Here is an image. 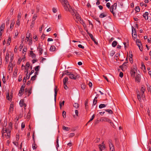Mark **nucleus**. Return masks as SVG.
I'll use <instances>...</instances> for the list:
<instances>
[{"mask_svg":"<svg viewBox=\"0 0 151 151\" xmlns=\"http://www.w3.org/2000/svg\"><path fill=\"white\" fill-rule=\"evenodd\" d=\"M75 135V134L74 133H70L69 134V137H72Z\"/></svg>","mask_w":151,"mask_h":151,"instance_id":"bf43d9fd","label":"nucleus"},{"mask_svg":"<svg viewBox=\"0 0 151 151\" xmlns=\"http://www.w3.org/2000/svg\"><path fill=\"white\" fill-rule=\"evenodd\" d=\"M127 63H126V62L124 63L122 65L120 66V68L122 69V70L123 71L124 68L125 69H126L127 68Z\"/></svg>","mask_w":151,"mask_h":151,"instance_id":"ddd939ff","label":"nucleus"},{"mask_svg":"<svg viewBox=\"0 0 151 151\" xmlns=\"http://www.w3.org/2000/svg\"><path fill=\"white\" fill-rule=\"evenodd\" d=\"M140 96H141L142 98H143L145 97V96L144 95V93H142L140 92Z\"/></svg>","mask_w":151,"mask_h":151,"instance_id":"69168bd1","label":"nucleus"},{"mask_svg":"<svg viewBox=\"0 0 151 151\" xmlns=\"http://www.w3.org/2000/svg\"><path fill=\"white\" fill-rule=\"evenodd\" d=\"M135 11L137 12H139L140 11V9L139 6H136L135 8Z\"/></svg>","mask_w":151,"mask_h":151,"instance_id":"37998d69","label":"nucleus"},{"mask_svg":"<svg viewBox=\"0 0 151 151\" xmlns=\"http://www.w3.org/2000/svg\"><path fill=\"white\" fill-rule=\"evenodd\" d=\"M11 38L10 37H9L7 41V42L6 44L8 45H10V43L11 42Z\"/></svg>","mask_w":151,"mask_h":151,"instance_id":"72a5a7b5","label":"nucleus"},{"mask_svg":"<svg viewBox=\"0 0 151 151\" xmlns=\"http://www.w3.org/2000/svg\"><path fill=\"white\" fill-rule=\"evenodd\" d=\"M9 22V18H7V21L6 22V25L8 26Z\"/></svg>","mask_w":151,"mask_h":151,"instance_id":"680f3d73","label":"nucleus"},{"mask_svg":"<svg viewBox=\"0 0 151 151\" xmlns=\"http://www.w3.org/2000/svg\"><path fill=\"white\" fill-rule=\"evenodd\" d=\"M35 22H32L31 24L30 25V27L31 28H32L33 27V25L35 24Z\"/></svg>","mask_w":151,"mask_h":151,"instance_id":"0e129e2a","label":"nucleus"},{"mask_svg":"<svg viewBox=\"0 0 151 151\" xmlns=\"http://www.w3.org/2000/svg\"><path fill=\"white\" fill-rule=\"evenodd\" d=\"M71 72H67L66 71H65L63 73V75H66L69 76L70 75Z\"/></svg>","mask_w":151,"mask_h":151,"instance_id":"473e14b6","label":"nucleus"},{"mask_svg":"<svg viewBox=\"0 0 151 151\" xmlns=\"http://www.w3.org/2000/svg\"><path fill=\"white\" fill-rule=\"evenodd\" d=\"M37 77V76L36 75H35L34 76H32L31 77V80L32 81H34L35 80L36 77Z\"/></svg>","mask_w":151,"mask_h":151,"instance_id":"8fccbe9b","label":"nucleus"},{"mask_svg":"<svg viewBox=\"0 0 151 151\" xmlns=\"http://www.w3.org/2000/svg\"><path fill=\"white\" fill-rule=\"evenodd\" d=\"M16 141H17V144H18V141L19 140V135H16Z\"/></svg>","mask_w":151,"mask_h":151,"instance_id":"4d7b16f0","label":"nucleus"},{"mask_svg":"<svg viewBox=\"0 0 151 151\" xmlns=\"http://www.w3.org/2000/svg\"><path fill=\"white\" fill-rule=\"evenodd\" d=\"M37 17V14H35L33 16V17L32 20V22H34L35 20L36 19V18Z\"/></svg>","mask_w":151,"mask_h":151,"instance_id":"cd10ccee","label":"nucleus"},{"mask_svg":"<svg viewBox=\"0 0 151 151\" xmlns=\"http://www.w3.org/2000/svg\"><path fill=\"white\" fill-rule=\"evenodd\" d=\"M81 88L83 89H84L86 88V86L84 84H82L81 85Z\"/></svg>","mask_w":151,"mask_h":151,"instance_id":"09e8293b","label":"nucleus"},{"mask_svg":"<svg viewBox=\"0 0 151 151\" xmlns=\"http://www.w3.org/2000/svg\"><path fill=\"white\" fill-rule=\"evenodd\" d=\"M132 35H133V32H135V34H136V31L134 28L133 26H132Z\"/></svg>","mask_w":151,"mask_h":151,"instance_id":"4c0bfd02","label":"nucleus"},{"mask_svg":"<svg viewBox=\"0 0 151 151\" xmlns=\"http://www.w3.org/2000/svg\"><path fill=\"white\" fill-rule=\"evenodd\" d=\"M106 105V104H101L99 105V107L100 109H102L103 108L105 107Z\"/></svg>","mask_w":151,"mask_h":151,"instance_id":"393cba45","label":"nucleus"},{"mask_svg":"<svg viewBox=\"0 0 151 151\" xmlns=\"http://www.w3.org/2000/svg\"><path fill=\"white\" fill-rule=\"evenodd\" d=\"M55 47L54 46H51L50 49V50L51 51H54L55 50Z\"/></svg>","mask_w":151,"mask_h":151,"instance_id":"5701e85b","label":"nucleus"},{"mask_svg":"<svg viewBox=\"0 0 151 151\" xmlns=\"http://www.w3.org/2000/svg\"><path fill=\"white\" fill-rule=\"evenodd\" d=\"M106 15L104 14L103 13L101 14L100 15L99 17L101 18H103L105 17H106Z\"/></svg>","mask_w":151,"mask_h":151,"instance_id":"c03bdc74","label":"nucleus"},{"mask_svg":"<svg viewBox=\"0 0 151 151\" xmlns=\"http://www.w3.org/2000/svg\"><path fill=\"white\" fill-rule=\"evenodd\" d=\"M149 13L148 12H146L145 14L143 15V17L145 18V20H147L148 18V15Z\"/></svg>","mask_w":151,"mask_h":151,"instance_id":"a211bd4d","label":"nucleus"},{"mask_svg":"<svg viewBox=\"0 0 151 151\" xmlns=\"http://www.w3.org/2000/svg\"><path fill=\"white\" fill-rule=\"evenodd\" d=\"M136 43L137 45L138 46L139 48V49L141 51H142V46H141L142 45L141 44V43L140 42V40L138 39H137L136 40Z\"/></svg>","mask_w":151,"mask_h":151,"instance_id":"39448f33","label":"nucleus"},{"mask_svg":"<svg viewBox=\"0 0 151 151\" xmlns=\"http://www.w3.org/2000/svg\"><path fill=\"white\" fill-rule=\"evenodd\" d=\"M68 80V78L67 77L63 79V84L64 85H65L66 83Z\"/></svg>","mask_w":151,"mask_h":151,"instance_id":"bb28decb","label":"nucleus"},{"mask_svg":"<svg viewBox=\"0 0 151 151\" xmlns=\"http://www.w3.org/2000/svg\"><path fill=\"white\" fill-rule=\"evenodd\" d=\"M117 42L116 41H114L112 43V45L113 47H115L117 45Z\"/></svg>","mask_w":151,"mask_h":151,"instance_id":"c85d7f7f","label":"nucleus"},{"mask_svg":"<svg viewBox=\"0 0 151 151\" xmlns=\"http://www.w3.org/2000/svg\"><path fill=\"white\" fill-rule=\"evenodd\" d=\"M37 145H36L35 144V142H34V143H33L32 144V147L33 148V150L37 148Z\"/></svg>","mask_w":151,"mask_h":151,"instance_id":"2f4dec72","label":"nucleus"},{"mask_svg":"<svg viewBox=\"0 0 151 151\" xmlns=\"http://www.w3.org/2000/svg\"><path fill=\"white\" fill-rule=\"evenodd\" d=\"M64 9L65 10L67 11H69L71 13L72 15H73V14H72V11H73L72 9L71 8L70 4H69V6L67 5L65 6L64 7Z\"/></svg>","mask_w":151,"mask_h":151,"instance_id":"7ed1b4c3","label":"nucleus"},{"mask_svg":"<svg viewBox=\"0 0 151 151\" xmlns=\"http://www.w3.org/2000/svg\"><path fill=\"white\" fill-rule=\"evenodd\" d=\"M22 14L21 13H19L17 15V19H20L21 17Z\"/></svg>","mask_w":151,"mask_h":151,"instance_id":"ea45409f","label":"nucleus"},{"mask_svg":"<svg viewBox=\"0 0 151 151\" xmlns=\"http://www.w3.org/2000/svg\"><path fill=\"white\" fill-rule=\"evenodd\" d=\"M62 115H63V117L64 118H65L66 117V112L65 111H63V112Z\"/></svg>","mask_w":151,"mask_h":151,"instance_id":"5fc2aeb1","label":"nucleus"},{"mask_svg":"<svg viewBox=\"0 0 151 151\" xmlns=\"http://www.w3.org/2000/svg\"><path fill=\"white\" fill-rule=\"evenodd\" d=\"M65 101H63L62 102H60L59 103V105H60V108H61L64 105V103Z\"/></svg>","mask_w":151,"mask_h":151,"instance_id":"c9c22d12","label":"nucleus"},{"mask_svg":"<svg viewBox=\"0 0 151 151\" xmlns=\"http://www.w3.org/2000/svg\"><path fill=\"white\" fill-rule=\"evenodd\" d=\"M132 35V37L134 39L136 38H137L136 34H134V35H133H133Z\"/></svg>","mask_w":151,"mask_h":151,"instance_id":"052dcab7","label":"nucleus"},{"mask_svg":"<svg viewBox=\"0 0 151 151\" xmlns=\"http://www.w3.org/2000/svg\"><path fill=\"white\" fill-rule=\"evenodd\" d=\"M137 99L139 101V102H141L142 101L141 96L140 95V93L139 91L137 92Z\"/></svg>","mask_w":151,"mask_h":151,"instance_id":"2eb2a0df","label":"nucleus"},{"mask_svg":"<svg viewBox=\"0 0 151 151\" xmlns=\"http://www.w3.org/2000/svg\"><path fill=\"white\" fill-rule=\"evenodd\" d=\"M5 27V24L3 23L0 27V31L4 32V29Z\"/></svg>","mask_w":151,"mask_h":151,"instance_id":"6ab92c4d","label":"nucleus"},{"mask_svg":"<svg viewBox=\"0 0 151 151\" xmlns=\"http://www.w3.org/2000/svg\"><path fill=\"white\" fill-rule=\"evenodd\" d=\"M8 130V129H6V128H3L1 131L2 135L3 136L4 134V133H7Z\"/></svg>","mask_w":151,"mask_h":151,"instance_id":"412c9836","label":"nucleus"},{"mask_svg":"<svg viewBox=\"0 0 151 151\" xmlns=\"http://www.w3.org/2000/svg\"><path fill=\"white\" fill-rule=\"evenodd\" d=\"M22 75H20L19 76L18 81H21L22 80Z\"/></svg>","mask_w":151,"mask_h":151,"instance_id":"3c124183","label":"nucleus"},{"mask_svg":"<svg viewBox=\"0 0 151 151\" xmlns=\"http://www.w3.org/2000/svg\"><path fill=\"white\" fill-rule=\"evenodd\" d=\"M73 106L75 108L77 109L79 105L78 103H75L73 104Z\"/></svg>","mask_w":151,"mask_h":151,"instance_id":"e433bc0d","label":"nucleus"},{"mask_svg":"<svg viewBox=\"0 0 151 151\" xmlns=\"http://www.w3.org/2000/svg\"><path fill=\"white\" fill-rule=\"evenodd\" d=\"M78 46L79 47L82 48V49H84V46H82V45L81 44H79L78 45Z\"/></svg>","mask_w":151,"mask_h":151,"instance_id":"774afa93","label":"nucleus"},{"mask_svg":"<svg viewBox=\"0 0 151 151\" xmlns=\"http://www.w3.org/2000/svg\"><path fill=\"white\" fill-rule=\"evenodd\" d=\"M13 107L14 105L13 104H11L10 105V106L9 110V114H10V113H12L13 112L14 109Z\"/></svg>","mask_w":151,"mask_h":151,"instance_id":"9d476101","label":"nucleus"},{"mask_svg":"<svg viewBox=\"0 0 151 151\" xmlns=\"http://www.w3.org/2000/svg\"><path fill=\"white\" fill-rule=\"evenodd\" d=\"M110 119L106 117H102L101 118L100 121L101 122H109L110 121Z\"/></svg>","mask_w":151,"mask_h":151,"instance_id":"1a4fd4ad","label":"nucleus"},{"mask_svg":"<svg viewBox=\"0 0 151 151\" xmlns=\"http://www.w3.org/2000/svg\"><path fill=\"white\" fill-rule=\"evenodd\" d=\"M69 77L71 79L75 80L77 78V76L76 75L72 74L71 73L69 76Z\"/></svg>","mask_w":151,"mask_h":151,"instance_id":"6e6552de","label":"nucleus"},{"mask_svg":"<svg viewBox=\"0 0 151 151\" xmlns=\"http://www.w3.org/2000/svg\"><path fill=\"white\" fill-rule=\"evenodd\" d=\"M110 5H111V4L109 2H108L106 3V7L109 9L110 8V7H111Z\"/></svg>","mask_w":151,"mask_h":151,"instance_id":"864d4df0","label":"nucleus"},{"mask_svg":"<svg viewBox=\"0 0 151 151\" xmlns=\"http://www.w3.org/2000/svg\"><path fill=\"white\" fill-rule=\"evenodd\" d=\"M99 147L100 151H102V148H104L105 147V145L104 143V142H102L101 145H99Z\"/></svg>","mask_w":151,"mask_h":151,"instance_id":"4468645a","label":"nucleus"},{"mask_svg":"<svg viewBox=\"0 0 151 151\" xmlns=\"http://www.w3.org/2000/svg\"><path fill=\"white\" fill-rule=\"evenodd\" d=\"M13 94V92L12 91H11L10 93V96H9V93H7L6 95V99L9 100L11 101L12 99V95Z\"/></svg>","mask_w":151,"mask_h":151,"instance_id":"0eeeda50","label":"nucleus"},{"mask_svg":"<svg viewBox=\"0 0 151 151\" xmlns=\"http://www.w3.org/2000/svg\"><path fill=\"white\" fill-rule=\"evenodd\" d=\"M30 66V64H29V62H27L26 63V66L27 67V68H28Z\"/></svg>","mask_w":151,"mask_h":151,"instance_id":"338daca9","label":"nucleus"},{"mask_svg":"<svg viewBox=\"0 0 151 151\" xmlns=\"http://www.w3.org/2000/svg\"><path fill=\"white\" fill-rule=\"evenodd\" d=\"M37 50L40 52V55H41L43 51V49L42 48V47H41V46L39 45L37 47Z\"/></svg>","mask_w":151,"mask_h":151,"instance_id":"dca6fc26","label":"nucleus"},{"mask_svg":"<svg viewBox=\"0 0 151 151\" xmlns=\"http://www.w3.org/2000/svg\"><path fill=\"white\" fill-rule=\"evenodd\" d=\"M58 137H57V139H56V143H57V148H58L59 147V145L58 143Z\"/></svg>","mask_w":151,"mask_h":151,"instance_id":"a18cd8bd","label":"nucleus"},{"mask_svg":"<svg viewBox=\"0 0 151 151\" xmlns=\"http://www.w3.org/2000/svg\"><path fill=\"white\" fill-rule=\"evenodd\" d=\"M110 147V151H115L114 146L113 145L111 140L109 139L108 141Z\"/></svg>","mask_w":151,"mask_h":151,"instance_id":"20e7f679","label":"nucleus"},{"mask_svg":"<svg viewBox=\"0 0 151 151\" xmlns=\"http://www.w3.org/2000/svg\"><path fill=\"white\" fill-rule=\"evenodd\" d=\"M72 14H75V16L73 17V18L75 20L76 22L77 23H78V22L79 21V19L81 17L79 14L77 12H75L74 11H73ZM74 15V14L73 15Z\"/></svg>","mask_w":151,"mask_h":151,"instance_id":"f257e3e1","label":"nucleus"},{"mask_svg":"<svg viewBox=\"0 0 151 151\" xmlns=\"http://www.w3.org/2000/svg\"><path fill=\"white\" fill-rule=\"evenodd\" d=\"M23 91L24 90L22 89H20V90L19 91V93L20 94V96H22V95Z\"/></svg>","mask_w":151,"mask_h":151,"instance_id":"13d9d810","label":"nucleus"},{"mask_svg":"<svg viewBox=\"0 0 151 151\" xmlns=\"http://www.w3.org/2000/svg\"><path fill=\"white\" fill-rule=\"evenodd\" d=\"M88 102L87 101H85V105L86 107V109H87L88 108Z\"/></svg>","mask_w":151,"mask_h":151,"instance_id":"6e6d98bb","label":"nucleus"},{"mask_svg":"<svg viewBox=\"0 0 151 151\" xmlns=\"http://www.w3.org/2000/svg\"><path fill=\"white\" fill-rule=\"evenodd\" d=\"M95 117V114H93L91 117V118L90 119V120L88 122V123H89L91 121H92Z\"/></svg>","mask_w":151,"mask_h":151,"instance_id":"de8ad7c7","label":"nucleus"},{"mask_svg":"<svg viewBox=\"0 0 151 151\" xmlns=\"http://www.w3.org/2000/svg\"><path fill=\"white\" fill-rule=\"evenodd\" d=\"M135 71L136 70L135 68H133L131 70L130 73L131 74V76L133 77H134L135 73Z\"/></svg>","mask_w":151,"mask_h":151,"instance_id":"f3484780","label":"nucleus"},{"mask_svg":"<svg viewBox=\"0 0 151 151\" xmlns=\"http://www.w3.org/2000/svg\"><path fill=\"white\" fill-rule=\"evenodd\" d=\"M63 129L65 130L68 131L69 129V128H68V127L63 126Z\"/></svg>","mask_w":151,"mask_h":151,"instance_id":"49530a36","label":"nucleus"},{"mask_svg":"<svg viewBox=\"0 0 151 151\" xmlns=\"http://www.w3.org/2000/svg\"><path fill=\"white\" fill-rule=\"evenodd\" d=\"M9 53H6V57H5V60L6 62L7 63L9 61Z\"/></svg>","mask_w":151,"mask_h":151,"instance_id":"a878e982","label":"nucleus"},{"mask_svg":"<svg viewBox=\"0 0 151 151\" xmlns=\"http://www.w3.org/2000/svg\"><path fill=\"white\" fill-rule=\"evenodd\" d=\"M145 89L144 87H141V92L142 93H144V92L145 91Z\"/></svg>","mask_w":151,"mask_h":151,"instance_id":"58836bf2","label":"nucleus"},{"mask_svg":"<svg viewBox=\"0 0 151 151\" xmlns=\"http://www.w3.org/2000/svg\"><path fill=\"white\" fill-rule=\"evenodd\" d=\"M105 111L107 112H108L109 114H113L112 111L111 109H106Z\"/></svg>","mask_w":151,"mask_h":151,"instance_id":"f704fd0d","label":"nucleus"},{"mask_svg":"<svg viewBox=\"0 0 151 151\" xmlns=\"http://www.w3.org/2000/svg\"><path fill=\"white\" fill-rule=\"evenodd\" d=\"M19 105L21 107L24 106V109H25V107L26 106V104L24 103V100L21 99L19 102Z\"/></svg>","mask_w":151,"mask_h":151,"instance_id":"9b49d317","label":"nucleus"},{"mask_svg":"<svg viewBox=\"0 0 151 151\" xmlns=\"http://www.w3.org/2000/svg\"><path fill=\"white\" fill-rule=\"evenodd\" d=\"M32 38H30V39L29 40V45H31L32 43Z\"/></svg>","mask_w":151,"mask_h":151,"instance_id":"e2e57ef3","label":"nucleus"},{"mask_svg":"<svg viewBox=\"0 0 151 151\" xmlns=\"http://www.w3.org/2000/svg\"><path fill=\"white\" fill-rule=\"evenodd\" d=\"M23 46V45L21 44L19 47V50L20 51H21L22 49V48Z\"/></svg>","mask_w":151,"mask_h":151,"instance_id":"603ef678","label":"nucleus"},{"mask_svg":"<svg viewBox=\"0 0 151 151\" xmlns=\"http://www.w3.org/2000/svg\"><path fill=\"white\" fill-rule=\"evenodd\" d=\"M97 102V97H95L94 99L93 102V105H95Z\"/></svg>","mask_w":151,"mask_h":151,"instance_id":"c756f323","label":"nucleus"},{"mask_svg":"<svg viewBox=\"0 0 151 151\" xmlns=\"http://www.w3.org/2000/svg\"><path fill=\"white\" fill-rule=\"evenodd\" d=\"M14 23L15 22L13 20H12L10 26V29L11 30L13 29Z\"/></svg>","mask_w":151,"mask_h":151,"instance_id":"aec40b11","label":"nucleus"},{"mask_svg":"<svg viewBox=\"0 0 151 151\" xmlns=\"http://www.w3.org/2000/svg\"><path fill=\"white\" fill-rule=\"evenodd\" d=\"M11 132V131L9 129H8V131H7V136L9 138L10 137V133Z\"/></svg>","mask_w":151,"mask_h":151,"instance_id":"b1692460","label":"nucleus"},{"mask_svg":"<svg viewBox=\"0 0 151 151\" xmlns=\"http://www.w3.org/2000/svg\"><path fill=\"white\" fill-rule=\"evenodd\" d=\"M117 7V4L116 3H114L113 5H112L110 9V12L113 14L114 16H115V15L114 12V10H116V9Z\"/></svg>","mask_w":151,"mask_h":151,"instance_id":"f03ea898","label":"nucleus"},{"mask_svg":"<svg viewBox=\"0 0 151 151\" xmlns=\"http://www.w3.org/2000/svg\"><path fill=\"white\" fill-rule=\"evenodd\" d=\"M88 34L89 36L91 37V39L92 40H94L95 38L93 37V36L92 34L90 33H88Z\"/></svg>","mask_w":151,"mask_h":151,"instance_id":"a19ab883","label":"nucleus"},{"mask_svg":"<svg viewBox=\"0 0 151 151\" xmlns=\"http://www.w3.org/2000/svg\"><path fill=\"white\" fill-rule=\"evenodd\" d=\"M40 66L38 65L35 67V70L36 71H38L39 70Z\"/></svg>","mask_w":151,"mask_h":151,"instance_id":"79ce46f5","label":"nucleus"},{"mask_svg":"<svg viewBox=\"0 0 151 151\" xmlns=\"http://www.w3.org/2000/svg\"><path fill=\"white\" fill-rule=\"evenodd\" d=\"M140 75L139 74H138L135 77V81L139 83L140 82Z\"/></svg>","mask_w":151,"mask_h":151,"instance_id":"f8f14e48","label":"nucleus"},{"mask_svg":"<svg viewBox=\"0 0 151 151\" xmlns=\"http://www.w3.org/2000/svg\"><path fill=\"white\" fill-rule=\"evenodd\" d=\"M57 86H55V89H54V91H55V95H54V96H55V99H56V97L57 96Z\"/></svg>","mask_w":151,"mask_h":151,"instance_id":"4be33fe9","label":"nucleus"},{"mask_svg":"<svg viewBox=\"0 0 151 151\" xmlns=\"http://www.w3.org/2000/svg\"><path fill=\"white\" fill-rule=\"evenodd\" d=\"M60 1L62 3L64 7L67 5L69 6V4L67 0H62Z\"/></svg>","mask_w":151,"mask_h":151,"instance_id":"423d86ee","label":"nucleus"},{"mask_svg":"<svg viewBox=\"0 0 151 151\" xmlns=\"http://www.w3.org/2000/svg\"><path fill=\"white\" fill-rule=\"evenodd\" d=\"M20 21L19 19H17V21L16 23V27H18L20 25Z\"/></svg>","mask_w":151,"mask_h":151,"instance_id":"7c9ffc66","label":"nucleus"}]
</instances>
